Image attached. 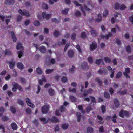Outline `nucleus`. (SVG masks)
<instances>
[{
  "instance_id": "obj_35",
  "label": "nucleus",
  "mask_w": 133,
  "mask_h": 133,
  "mask_svg": "<svg viewBox=\"0 0 133 133\" xmlns=\"http://www.w3.org/2000/svg\"><path fill=\"white\" fill-rule=\"evenodd\" d=\"M69 125L68 124H62L61 125L62 128L65 130L67 129Z\"/></svg>"
},
{
  "instance_id": "obj_46",
  "label": "nucleus",
  "mask_w": 133,
  "mask_h": 133,
  "mask_svg": "<svg viewBox=\"0 0 133 133\" xmlns=\"http://www.w3.org/2000/svg\"><path fill=\"white\" fill-rule=\"evenodd\" d=\"M5 55H11V52L9 50H6L5 51Z\"/></svg>"
},
{
  "instance_id": "obj_23",
  "label": "nucleus",
  "mask_w": 133,
  "mask_h": 133,
  "mask_svg": "<svg viewBox=\"0 0 133 133\" xmlns=\"http://www.w3.org/2000/svg\"><path fill=\"white\" fill-rule=\"evenodd\" d=\"M70 9L69 8L65 9L64 10H62L61 13L62 14L66 15L67 14Z\"/></svg>"
},
{
  "instance_id": "obj_12",
  "label": "nucleus",
  "mask_w": 133,
  "mask_h": 133,
  "mask_svg": "<svg viewBox=\"0 0 133 133\" xmlns=\"http://www.w3.org/2000/svg\"><path fill=\"white\" fill-rule=\"evenodd\" d=\"M74 52L72 50H69L68 52V55L70 58H72L74 56Z\"/></svg>"
},
{
  "instance_id": "obj_13",
  "label": "nucleus",
  "mask_w": 133,
  "mask_h": 133,
  "mask_svg": "<svg viewBox=\"0 0 133 133\" xmlns=\"http://www.w3.org/2000/svg\"><path fill=\"white\" fill-rule=\"evenodd\" d=\"M114 102L116 108H118L120 105V103L118 99L115 98L114 99Z\"/></svg>"
},
{
  "instance_id": "obj_33",
  "label": "nucleus",
  "mask_w": 133,
  "mask_h": 133,
  "mask_svg": "<svg viewBox=\"0 0 133 133\" xmlns=\"http://www.w3.org/2000/svg\"><path fill=\"white\" fill-rule=\"evenodd\" d=\"M122 72L121 71H119L116 74V78L117 79L119 78L122 76Z\"/></svg>"
},
{
  "instance_id": "obj_9",
  "label": "nucleus",
  "mask_w": 133,
  "mask_h": 133,
  "mask_svg": "<svg viewBox=\"0 0 133 133\" xmlns=\"http://www.w3.org/2000/svg\"><path fill=\"white\" fill-rule=\"evenodd\" d=\"M52 123H59V120L55 116H53L52 118L48 119Z\"/></svg>"
},
{
  "instance_id": "obj_17",
  "label": "nucleus",
  "mask_w": 133,
  "mask_h": 133,
  "mask_svg": "<svg viewBox=\"0 0 133 133\" xmlns=\"http://www.w3.org/2000/svg\"><path fill=\"white\" fill-rule=\"evenodd\" d=\"M14 3V0H5L4 3L5 4L9 5H11Z\"/></svg>"
},
{
  "instance_id": "obj_42",
  "label": "nucleus",
  "mask_w": 133,
  "mask_h": 133,
  "mask_svg": "<svg viewBox=\"0 0 133 133\" xmlns=\"http://www.w3.org/2000/svg\"><path fill=\"white\" fill-rule=\"evenodd\" d=\"M103 61V60L101 59H96L95 61V63L96 64L99 65L101 62Z\"/></svg>"
},
{
  "instance_id": "obj_41",
  "label": "nucleus",
  "mask_w": 133,
  "mask_h": 133,
  "mask_svg": "<svg viewBox=\"0 0 133 133\" xmlns=\"http://www.w3.org/2000/svg\"><path fill=\"white\" fill-rule=\"evenodd\" d=\"M90 32L92 35L94 37H95L97 35L96 32L93 30L92 29L91 30Z\"/></svg>"
},
{
  "instance_id": "obj_27",
  "label": "nucleus",
  "mask_w": 133,
  "mask_h": 133,
  "mask_svg": "<svg viewBox=\"0 0 133 133\" xmlns=\"http://www.w3.org/2000/svg\"><path fill=\"white\" fill-rule=\"evenodd\" d=\"M62 41L61 42H59L58 43V45L60 46L61 45H65L66 42V40L64 39H62Z\"/></svg>"
},
{
  "instance_id": "obj_5",
  "label": "nucleus",
  "mask_w": 133,
  "mask_h": 133,
  "mask_svg": "<svg viewBox=\"0 0 133 133\" xmlns=\"http://www.w3.org/2000/svg\"><path fill=\"white\" fill-rule=\"evenodd\" d=\"M112 34L111 32H109L107 34H106L105 36L101 35L100 36V37L103 39H105L106 40L108 39L110 37L112 36Z\"/></svg>"
},
{
  "instance_id": "obj_38",
  "label": "nucleus",
  "mask_w": 133,
  "mask_h": 133,
  "mask_svg": "<svg viewBox=\"0 0 133 133\" xmlns=\"http://www.w3.org/2000/svg\"><path fill=\"white\" fill-rule=\"evenodd\" d=\"M92 109L91 106H88L86 108V111L87 113H89L90 111Z\"/></svg>"
},
{
  "instance_id": "obj_32",
  "label": "nucleus",
  "mask_w": 133,
  "mask_h": 133,
  "mask_svg": "<svg viewBox=\"0 0 133 133\" xmlns=\"http://www.w3.org/2000/svg\"><path fill=\"white\" fill-rule=\"evenodd\" d=\"M33 24L34 25L36 26H39L40 24L38 20H35L34 21Z\"/></svg>"
},
{
  "instance_id": "obj_8",
  "label": "nucleus",
  "mask_w": 133,
  "mask_h": 133,
  "mask_svg": "<svg viewBox=\"0 0 133 133\" xmlns=\"http://www.w3.org/2000/svg\"><path fill=\"white\" fill-rule=\"evenodd\" d=\"M93 92V90L91 88H89L87 90H85L84 92V96H86L88 94L92 93Z\"/></svg>"
},
{
  "instance_id": "obj_24",
  "label": "nucleus",
  "mask_w": 133,
  "mask_h": 133,
  "mask_svg": "<svg viewBox=\"0 0 133 133\" xmlns=\"http://www.w3.org/2000/svg\"><path fill=\"white\" fill-rule=\"evenodd\" d=\"M87 133H92L93 131V128L91 127H88L87 129Z\"/></svg>"
},
{
  "instance_id": "obj_26",
  "label": "nucleus",
  "mask_w": 133,
  "mask_h": 133,
  "mask_svg": "<svg viewBox=\"0 0 133 133\" xmlns=\"http://www.w3.org/2000/svg\"><path fill=\"white\" fill-rule=\"evenodd\" d=\"M60 35V33L59 31L57 30H55L53 34V35L55 37H58Z\"/></svg>"
},
{
  "instance_id": "obj_44",
  "label": "nucleus",
  "mask_w": 133,
  "mask_h": 133,
  "mask_svg": "<svg viewBox=\"0 0 133 133\" xmlns=\"http://www.w3.org/2000/svg\"><path fill=\"white\" fill-rule=\"evenodd\" d=\"M76 36V34L75 33H73L71 35V38L72 41H74L75 40Z\"/></svg>"
},
{
  "instance_id": "obj_63",
  "label": "nucleus",
  "mask_w": 133,
  "mask_h": 133,
  "mask_svg": "<svg viewBox=\"0 0 133 133\" xmlns=\"http://www.w3.org/2000/svg\"><path fill=\"white\" fill-rule=\"evenodd\" d=\"M124 36L127 39H128L129 38L130 35L128 32H127L124 35Z\"/></svg>"
},
{
  "instance_id": "obj_52",
  "label": "nucleus",
  "mask_w": 133,
  "mask_h": 133,
  "mask_svg": "<svg viewBox=\"0 0 133 133\" xmlns=\"http://www.w3.org/2000/svg\"><path fill=\"white\" fill-rule=\"evenodd\" d=\"M115 42L118 45H120L122 44L121 40L119 38H117L116 39Z\"/></svg>"
},
{
  "instance_id": "obj_22",
  "label": "nucleus",
  "mask_w": 133,
  "mask_h": 133,
  "mask_svg": "<svg viewBox=\"0 0 133 133\" xmlns=\"http://www.w3.org/2000/svg\"><path fill=\"white\" fill-rule=\"evenodd\" d=\"M125 49L127 53L129 54L131 51V48L130 45H128L125 48Z\"/></svg>"
},
{
  "instance_id": "obj_62",
  "label": "nucleus",
  "mask_w": 133,
  "mask_h": 133,
  "mask_svg": "<svg viewBox=\"0 0 133 133\" xmlns=\"http://www.w3.org/2000/svg\"><path fill=\"white\" fill-rule=\"evenodd\" d=\"M76 48L77 49L79 53L82 52V49L81 48L80 46L79 45H76Z\"/></svg>"
},
{
  "instance_id": "obj_50",
  "label": "nucleus",
  "mask_w": 133,
  "mask_h": 133,
  "mask_svg": "<svg viewBox=\"0 0 133 133\" xmlns=\"http://www.w3.org/2000/svg\"><path fill=\"white\" fill-rule=\"evenodd\" d=\"M36 72L38 74H41L42 71L40 67H38L36 68Z\"/></svg>"
},
{
  "instance_id": "obj_15",
  "label": "nucleus",
  "mask_w": 133,
  "mask_h": 133,
  "mask_svg": "<svg viewBox=\"0 0 133 133\" xmlns=\"http://www.w3.org/2000/svg\"><path fill=\"white\" fill-rule=\"evenodd\" d=\"M8 62L10 68L11 69H13L14 68L15 64V61H14L12 62L11 61H9Z\"/></svg>"
},
{
  "instance_id": "obj_37",
  "label": "nucleus",
  "mask_w": 133,
  "mask_h": 133,
  "mask_svg": "<svg viewBox=\"0 0 133 133\" xmlns=\"http://www.w3.org/2000/svg\"><path fill=\"white\" fill-rule=\"evenodd\" d=\"M95 81L97 82L98 84L100 86H102V81L98 78H96L95 79Z\"/></svg>"
},
{
  "instance_id": "obj_14",
  "label": "nucleus",
  "mask_w": 133,
  "mask_h": 133,
  "mask_svg": "<svg viewBox=\"0 0 133 133\" xmlns=\"http://www.w3.org/2000/svg\"><path fill=\"white\" fill-rule=\"evenodd\" d=\"M48 92L50 96H53L55 93L54 90L51 88H49Z\"/></svg>"
},
{
  "instance_id": "obj_4",
  "label": "nucleus",
  "mask_w": 133,
  "mask_h": 133,
  "mask_svg": "<svg viewBox=\"0 0 133 133\" xmlns=\"http://www.w3.org/2000/svg\"><path fill=\"white\" fill-rule=\"evenodd\" d=\"M81 66V68L84 70H87L89 69L88 64L86 62H83L82 63Z\"/></svg>"
},
{
  "instance_id": "obj_47",
  "label": "nucleus",
  "mask_w": 133,
  "mask_h": 133,
  "mask_svg": "<svg viewBox=\"0 0 133 133\" xmlns=\"http://www.w3.org/2000/svg\"><path fill=\"white\" fill-rule=\"evenodd\" d=\"M22 17L20 15L18 16L16 18L17 21L18 22H20L22 20Z\"/></svg>"
},
{
  "instance_id": "obj_36",
  "label": "nucleus",
  "mask_w": 133,
  "mask_h": 133,
  "mask_svg": "<svg viewBox=\"0 0 133 133\" xmlns=\"http://www.w3.org/2000/svg\"><path fill=\"white\" fill-rule=\"evenodd\" d=\"M121 90L118 91L117 93H119L121 95H122L124 94H126L127 93V91L126 90H124L122 91H121Z\"/></svg>"
},
{
  "instance_id": "obj_57",
  "label": "nucleus",
  "mask_w": 133,
  "mask_h": 133,
  "mask_svg": "<svg viewBox=\"0 0 133 133\" xmlns=\"http://www.w3.org/2000/svg\"><path fill=\"white\" fill-rule=\"evenodd\" d=\"M102 112L103 113H104L106 111V107L103 105H102L101 107Z\"/></svg>"
},
{
  "instance_id": "obj_19",
  "label": "nucleus",
  "mask_w": 133,
  "mask_h": 133,
  "mask_svg": "<svg viewBox=\"0 0 133 133\" xmlns=\"http://www.w3.org/2000/svg\"><path fill=\"white\" fill-rule=\"evenodd\" d=\"M12 128L14 130H16L18 128L17 125L15 122L12 123L11 124Z\"/></svg>"
},
{
  "instance_id": "obj_39",
  "label": "nucleus",
  "mask_w": 133,
  "mask_h": 133,
  "mask_svg": "<svg viewBox=\"0 0 133 133\" xmlns=\"http://www.w3.org/2000/svg\"><path fill=\"white\" fill-rule=\"evenodd\" d=\"M87 60L90 64H92L93 63L92 58L91 56H89L87 58Z\"/></svg>"
},
{
  "instance_id": "obj_31",
  "label": "nucleus",
  "mask_w": 133,
  "mask_h": 133,
  "mask_svg": "<svg viewBox=\"0 0 133 133\" xmlns=\"http://www.w3.org/2000/svg\"><path fill=\"white\" fill-rule=\"evenodd\" d=\"M39 120L42 121L44 122V124H47L48 122V120H46V119L45 118H41V117L39 118Z\"/></svg>"
},
{
  "instance_id": "obj_51",
  "label": "nucleus",
  "mask_w": 133,
  "mask_h": 133,
  "mask_svg": "<svg viewBox=\"0 0 133 133\" xmlns=\"http://www.w3.org/2000/svg\"><path fill=\"white\" fill-rule=\"evenodd\" d=\"M117 117L116 114H114L112 116V121L114 123H116V119L117 118Z\"/></svg>"
},
{
  "instance_id": "obj_6",
  "label": "nucleus",
  "mask_w": 133,
  "mask_h": 133,
  "mask_svg": "<svg viewBox=\"0 0 133 133\" xmlns=\"http://www.w3.org/2000/svg\"><path fill=\"white\" fill-rule=\"evenodd\" d=\"M97 47V44L96 43L92 42L90 45V51H92L96 49Z\"/></svg>"
},
{
  "instance_id": "obj_45",
  "label": "nucleus",
  "mask_w": 133,
  "mask_h": 133,
  "mask_svg": "<svg viewBox=\"0 0 133 133\" xmlns=\"http://www.w3.org/2000/svg\"><path fill=\"white\" fill-rule=\"evenodd\" d=\"M23 48L22 46L21 43L20 42L18 43L16 46V48L17 49L19 50L21 48Z\"/></svg>"
},
{
  "instance_id": "obj_11",
  "label": "nucleus",
  "mask_w": 133,
  "mask_h": 133,
  "mask_svg": "<svg viewBox=\"0 0 133 133\" xmlns=\"http://www.w3.org/2000/svg\"><path fill=\"white\" fill-rule=\"evenodd\" d=\"M38 49L41 52L42 54L45 53L46 52V49L44 46H42L39 47Z\"/></svg>"
},
{
  "instance_id": "obj_48",
  "label": "nucleus",
  "mask_w": 133,
  "mask_h": 133,
  "mask_svg": "<svg viewBox=\"0 0 133 133\" xmlns=\"http://www.w3.org/2000/svg\"><path fill=\"white\" fill-rule=\"evenodd\" d=\"M65 108L63 106H61L59 108V110L61 112H63L65 110Z\"/></svg>"
},
{
  "instance_id": "obj_53",
  "label": "nucleus",
  "mask_w": 133,
  "mask_h": 133,
  "mask_svg": "<svg viewBox=\"0 0 133 133\" xmlns=\"http://www.w3.org/2000/svg\"><path fill=\"white\" fill-rule=\"evenodd\" d=\"M109 12L108 11L107 9H105L103 13V15L104 17H106L108 15Z\"/></svg>"
},
{
  "instance_id": "obj_43",
  "label": "nucleus",
  "mask_w": 133,
  "mask_h": 133,
  "mask_svg": "<svg viewBox=\"0 0 133 133\" xmlns=\"http://www.w3.org/2000/svg\"><path fill=\"white\" fill-rule=\"evenodd\" d=\"M81 14L80 12L79 11H77L75 12V16L76 17H79L81 15Z\"/></svg>"
},
{
  "instance_id": "obj_56",
  "label": "nucleus",
  "mask_w": 133,
  "mask_h": 133,
  "mask_svg": "<svg viewBox=\"0 0 133 133\" xmlns=\"http://www.w3.org/2000/svg\"><path fill=\"white\" fill-rule=\"evenodd\" d=\"M18 103L19 104L21 105L22 107H23L24 106V102L22 100L20 99H18Z\"/></svg>"
},
{
  "instance_id": "obj_55",
  "label": "nucleus",
  "mask_w": 133,
  "mask_h": 133,
  "mask_svg": "<svg viewBox=\"0 0 133 133\" xmlns=\"http://www.w3.org/2000/svg\"><path fill=\"white\" fill-rule=\"evenodd\" d=\"M62 81L64 83H66L67 81V78L66 77H63L61 78Z\"/></svg>"
},
{
  "instance_id": "obj_59",
  "label": "nucleus",
  "mask_w": 133,
  "mask_h": 133,
  "mask_svg": "<svg viewBox=\"0 0 133 133\" xmlns=\"http://www.w3.org/2000/svg\"><path fill=\"white\" fill-rule=\"evenodd\" d=\"M89 97L91 98V102L93 103H96L95 99L94 97L92 96H90Z\"/></svg>"
},
{
  "instance_id": "obj_49",
  "label": "nucleus",
  "mask_w": 133,
  "mask_h": 133,
  "mask_svg": "<svg viewBox=\"0 0 133 133\" xmlns=\"http://www.w3.org/2000/svg\"><path fill=\"white\" fill-rule=\"evenodd\" d=\"M126 8V6L124 4H123L120 6L119 9L121 10H123L125 9Z\"/></svg>"
},
{
  "instance_id": "obj_34",
  "label": "nucleus",
  "mask_w": 133,
  "mask_h": 133,
  "mask_svg": "<svg viewBox=\"0 0 133 133\" xmlns=\"http://www.w3.org/2000/svg\"><path fill=\"white\" fill-rule=\"evenodd\" d=\"M119 116L122 118H124V111L122 109L121 110L119 113Z\"/></svg>"
},
{
  "instance_id": "obj_28",
  "label": "nucleus",
  "mask_w": 133,
  "mask_h": 133,
  "mask_svg": "<svg viewBox=\"0 0 133 133\" xmlns=\"http://www.w3.org/2000/svg\"><path fill=\"white\" fill-rule=\"evenodd\" d=\"M114 9L116 10H117L119 9L120 8V4L117 2L116 3L114 6Z\"/></svg>"
},
{
  "instance_id": "obj_16",
  "label": "nucleus",
  "mask_w": 133,
  "mask_h": 133,
  "mask_svg": "<svg viewBox=\"0 0 133 133\" xmlns=\"http://www.w3.org/2000/svg\"><path fill=\"white\" fill-rule=\"evenodd\" d=\"M17 84L15 82H13L12 83V85L13 86V87L12 88V90L13 92H15L16 91L17 89Z\"/></svg>"
},
{
  "instance_id": "obj_58",
  "label": "nucleus",
  "mask_w": 133,
  "mask_h": 133,
  "mask_svg": "<svg viewBox=\"0 0 133 133\" xmlns=\"http://www.w3.org/2000/svg\"><path fill=\"white\" fill-rule=\"evenodd\" d=\"M10 110L14 114L16 112V109L13 106H11L10 107Z\"/></svg>"
},
{
  "instance_id": "obj_54",
  "label": "nucleus",
  "mask_w": 133,
  "mask_h": 133,
  "mask_svg": "<svg viewBox=\"0 0 133 133\" xmlns=\"http://www.w3.org/2000/svg\"><path fill=\"white\" fill-rule=\"evenodd\" d=\"M76 69V68L74 65L72 66V67L69 70V71L71 73H73Z\"/></svg>"
},
{
  "instance_id": "obj_29",
  "label": "nucleus",
  "mask_w": 133,
  "mask_h": 133,
  "mask_svg": "<svg viewBox=\"0 0 133 133\" xmlns=\"http://www.w3.org/2000/svg\"><path fill=\"white\" fill-rule=\"evenodd\" d=\"M11 36L13 41L15 42H16L17 40V38L15 35L13 31L11 32Z\"/></svg>"
},
{
  "instance_id": "obj_10",
  "label": "nucleus",
  "mask_w": 133,
  "mask_h": 133,
  "mask_svg": "<svg viewBox=\"0 0 133 133\" xmlns=\"http://www.w3.org/2000/svg\"><path fill=\"white\" fill-rule=\"evenodd\" d=\"M26 101L28 106L32 108H34V105L31 102L29 98H26Z\"/></svg>"
},
{
  "instance_id": "obj_60",
  "label": "nucleus",
  "mask_w": 133,
  "mask_h": 133,
  "mask_svg": "<svg viewBox=\"0 0 133 133\" xmlns=\"http://www.w3.org/2000/svg\"><path fill=\"white\" fill-rule=\"evenodd\" d=\"M20 81L21 83L23 84H26V81L25 79L22 77H21L20 78Z\"/></svg>"
},
{
  "instance_id": "obj_21",
  "label": "nucleus",
  "mask_w": 133,
  "mask_h": 133,
  "mask_svg": "<svg viewBox=\"0 0 133 133\" xmlns=\"http://www.w3.org/2000/svg\"><path fill=\"white\" fill-rule=\"evenodd\" d=\"M17 65V68L19 69H22L24 68L23 65L21 63H18Z\"/></svg>"
},
{
  "instance_id": "obj_30",
  "label": "nucleus",
  "mask_w": 133,
  "mask_h": 133,
  "mask_svg": "<svg viewBox=\"0 0 133 133\" xmlns=\"http://www.w3.org/2000/svg\"><path fill=\"white\" fill-rule=\"evenodd\" d=\"M69 99L73 102H76L77 100L76 97L73 96H70L69 97Z\"/></svg>"
},
{
  "instance_id": "obj_64",
  "label": "nucleus",
  "mask_w": 133,
  "mask_h": 133,
  "mask_svg": "<svg viewBox=\"0 0 133 133\" xmlns=\"http://www.w3.org/2000/svg\"><path fill=\"white\" fill-rule=\"evenodd\" d=\"M54 69H47L46 70V72L47 74H49L52 73Z\"/></svg>"
},
{
  "instance_id": "obj_61",
  "label": "nucleus",
  "mask_w": 133,
  "mask_h": 133,
  "mask_svg": "<svg viewBox=\"0 0 133 133\" xmlns=\"http://www.w3.org/2000/svg\"><path fill=\"white\" fill-rule=\"evenodd\" d=\"M23 52L22 51H20L18 52L17 54L18 55V57L19 58L22 57V56L23 54Z\"/></svg>"
},
{
  "instance_id": "obj_20",
  "label": "nucleus",
  "mask_w": 133,
  "mask_h": 133,
  "mask_svg": "<svg viewBox=\"0 0 133 133\" xmlns=\"http://www.w3.org/2000/svg\"><path fill=\"white\" fill-rule=\"evenodd\" d=\"M97 118L99 120L98 121L99 123L100 124H102L104 122L103 118L102 117H101L99 115H97Z\"/></svg>"
},
{
  "instance_id": "obj_40",
  "label": "nucleus",
  "mask_w": 133,
  "mask_h": 133,
  "mask_svg": "<svg viewBox=\"0 0 133 133\" xmlns=\"http://www.w3.org/2000/svg\"><path fill=\"white\" fill-rule=\"evenodd\" d=\"M9 119L8 117L6 116H3L1 119L4 122L7 121Z\"/></svg>"
},
{
  "instance_id": "obj_2",
  "label": "nucleus",
  "mask_w": 133,
  "mask_h": 133,
  "mask_svg": "<svg viewBox=\"0 0 133 133\" xmlns=\"http://www.w3.org/2000/svg\"><path fill=\"white\" fill-rule=\"evenodd\" d=\"M18 12L22 15L29 17V12L26 10L23 9V11L20 9L18 10Z\"/></svg>"
},
{
  "instance_id": "obj_3",
  "label": "nucleus",
  "mask_w": 133,
  "mask_h": 133,
  "mask_svg": "<svg viewBox=\"0 0 133 133\" xmlns=\"http://www.w3.org/2000/svg\"><path fill=\"white\" fill-rule=\"evenodd\" d=\"M130 68L129 67L126 68L125 70V71L123 72V74L127 78H129L130 77L129 75L128 74L130 73Z\"/></svg>"
},
{
  "instance_id": "obj_7",
  "label": "nucleus",
  "mask_w": 133,
  "mask_h": 133,
  "mask_svg": "<svg viewBox=\"0 0 133 133\" xmlns=\"http://www.w3.org/2000/svg\"><path fill=\"white\" fill-rule=\"evenodd\" d=\"M51 14H46L45 12H44L42 13V16L43 19L45 18L46 20H49L51 17Z\"/></svg>"
},
{
  "instance_id": "obj_18",
  "label": "nucleus",
  "mask_w": 133,
  "mask_h": 133,
  "mask_svg": "<svg viewBox=\"0 0 133 133\" xmlns=\"http://www.w3.org/2000/svg\"><path fill=\"white\" fill-rule=\"evenodd\" d=\"M105 62L107 63H110L111 62V59L108 57H104V58Z\"/></svg>"
},
{
  "instance_id": "obj_25",
  "label": "nucleus",
  "mask_w": 133,
  "mask_h": 133,
  "mask_svg": "<svg viewBox=\"0 0 133 133\" xmlns=\"http://www.w3.org/2000/svg\"><path fill=\"white\" fill-rule=\"evenodd\" d=\"M104 96L106 99H108L110 98V96L109 94L107 91H105L104 93Z\"/></svg>"
},
{
  "instance_id": "obj_1",
  "label": "nucleus",
  "mask_w": 133,
  "mask_h": 133,
  "mask_svg": "<svg viewBox=\"0 0 133 133\" xmlns=\"http://www.w3.org/2000/svg\"><path fill=\"white\" fill-rule=\"evenodd\" d=\"M49 109V106L48 105H45L41 108V111L43 114H46L48 112Z\"/></svg>"
}]
</instances>
